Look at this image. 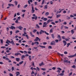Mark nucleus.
Wrapping results in <instances>:
<instances>
[{
  "mask_svg": "<svg viewBox=\"0 0 76 76\" xmlns=\"http://www.w3.org/2000/svg\"><path fill=\"white\" fill-rule=\"evenodd\" d=\"M70 45V43H69L67 44V47H69V45Z\"/></svg>",
  "mask_w": 76,
  "mask_h": 76,
  "instance_id": "55",
  "label": "nucleus"
},
{
  "mask_svg": "<svg viewBox=\"0 0 76 76\" xmlns=\"http://www.w3.org/2000/svg\"><path fill=\"white\" fill-rule=\"evenodd\" d=\"M19 52H20V53H24V51H21V50H19Z\"/></svg>",
  "mask_w": 76,
  "mask_h": 76,
  "instance_id": "52",
  "label": "nucleus"
},
{
  "mask_svg": "<svg viewBox=\"0 0 76 76\" xmlns=\"http://www.w3.org/2000/svg\"><path fill=\"white\" fill-rule=\"evenodd\" d=\"M28 54H31V52L28 51Z\"/></svg>",
  "mask_w": 76,
  "mask_h": 76,
  "instance_id": "63",
  "label": "nucleus"
},
{
  "mask_svg": "<svg viewBox=\"0 0 76 76\" xmlns=\"http://www.w3.org/2000/svg\"><path fill=\"white\" fill-rule=\"evenodd\" d=\"M24 54H28V52L26 51H24Z\"/></svg>",
  "mask_w": 76,
  "mask_h": 76,
  "instance_id": "50",
  "label": "nucleus"
},
{
  "mask_svg": "<svg viewBox=\"0 0 76 76\" xmlns=\"http://www.w3.org/2000/svg\"><path fill=\"white\" fill-rule=\"evenodd\" d=\"M14 3L15 4V5L16 6H17L18 5V2L17 1H14Z\"/></svg>",
  "mask_w": 76,
  "mask_h": 76,
  "instance_id": "20",
  "label": "nucleus"
},
{
  "mask_svg": "<svg viewBox=\"0 0 76 76\" xmlns=\"http://www.w3.org/2000/svg\"><path fill=\"white\" fill-rule=\"evenodd\" d=\"M57 69H58V70H60V71H61V69L60 67L58 68Z\"/></svg>",
  "mask_w": 76,
  "mask_h": 76,
  "instance_id": "44",
  "label": "nucleus"
},
{
  "mask_svg": "<svg viewBox=\"0 0 76 76\" xmlns=\"http://www.w3.org/2000/svg\"><path fill=\"white\" fill-rule=\"evenodd\" d=\"M28 57L29 58V60L30 61H31V56H29Z\"/></svg>",
  "mask_w": 76,
  "mask_h": 76,
  "instance_id": "32",
  "label": "nucleus"
},
{
  "mask_svg": "<svg viewBox=\"0 0 76 76\" xmlns=\"http://www.w3.org/2000/svg\"><path fill=\"white\" fill-rule=\"evenodd\" d=\"M64 54H67V52L66 51H65L64 52Z\"/></svg>",
  "mask_w": 76,
  "mask_h": 76,
  "instance_id": "62",
  "label": "nucleus"
},
{
  "mask_svg": "<svg viewBox=\"0 0 76 76\" xmlns=\"http://www.w3.org/2000/svg\"><path fill=\"white\" fill-rule=\"evenodd\" d=\"M39 47L41 48H45V46H41V45H39Z\"/></svg>",
  "mask_w": 76,
  "mask_h": 76,
  "instance_id": "31",
  "label": "nucleus"
},
{
  "mask_svg": "<svg viewBox=\"0 0 76 76\" xmlns=\"http://www.w3.org/2000/svg\"><path fill=\"white\" fill-rule=\"evenodd\" d=\"M59 75H60V76H63V75H64V73H61Z\"/></svg>",
  "mask_w": 76,
  "mask_h": 76,
  "instance_id": "45",
  "label": "nucleus"
},
{
  "mask_svg": "<svg viewBox=\"0 0 76 76\" xmlns=\"http://www.w3.org/2000/svg\"><path fill=\"white\" fill-rule=\"evenodd\" d=\"M58 55H59V56H61V57H63L64 56V55L63 54H61L60 53H58Z\"/></svg>",
  "mask_w": 76,
  "mask_h": 76,
  "instance_id": "13",
  "label": "nucleus"
},
{
  "mask_svg": "<svg viewBox=\"0 0 76 76\" xmlns=\"http://www.w3.org/2000/svg\"><path fill=\"white\" fill-rule=\"evenodd\" d=\"M71 32L72 34H74V32H75V31H74V29L72 30L71 31Z\"/></svg>",
  "mask_w": 76,
  "mask_h": 76,
  "instance_id": "21",
  "label": "nucleus"
},
{
  "mask_svg": "<svg viewBox=\"0 0 76 76\" xmlns=\"http://www.w3.org/2000/svg\"><path fill=\"white\" fill-rule=\"evenodd\" d=\"M25 36L26 37L27 39H29V37H28V35H26Z\"/></svg>",
  "mask_w": 76,
  "mask_h": 76,
  "instance_id": "56",
  "label": "nucleus"
},
{
  "mask_svg": "<svg viewBox=\"0 0 76 76\" xmlns=\"http://www.w3.org/2000/svg\"><path fill=\"white\" fill-rule=\"evenodd\" d=\"M38 40H39V41H40L41 39H39V38L38 37H37L35 38V39H34V41L37 42L38 41Z\"/></svg>",
  "mask_w": 76,
  "mask_h": 76,
  "instance_id": "3",
  "label": "nucleus"
},
{
  "mask_svg": "<svg viewBox=\"0 0 76 76\" xmlns=\"http://www.w3.org/2000/svg\"><path fill=\"white\" fill-rule=\"evenodd\" d=\"M57 38H58V39H59V41H61V38L60 37V35H58V36Z\"/></svg>",
  "mask_w": 76,
  "mask_h": 76,
  "instance_id": "10",
  "label": "nucleus"
},
{
  "mask_svg": "<svg viewBox=\"0 0 76 76\" xmlns=\"http://www.w3.org/2000/svg\"><path fill=\"white\" fill-rule=\"evenodd\" d=\"M62 39H66L65 36H64L62 37Z\"/></svg>",
  "mask_w": 76,
  "mask_h": 76,
  "instance_id": "36",
  "label": "nucleus"
},
{
  "mask_svg": "<svg viewBox=\"0 0 76 76\" xmlns=\"http://www.w3.org/2000/svg\"><path fill=\"white\" fill-rule=\"evenodd\" d=\"M55 42H56V43H57V42H58V39H56L55 40Z\"/></svg>",
  "mask_w": 76,
  "mask_h": 76,
  "instance_id": "53",
  "label": "nucleus"
},
{
  "mask_svg": "<svg viewBox=\"0 0 76 76\" xmlns=\"http://www.w3.org/2000/svg\"><path fill=\"white\" fill-rule=\"evenodd\" d=\"M76 53L75 54V55H70L68 56V57L69 58H72L74 57H76Z\"/></svg>",
  "mask_w": 76,
  "mask_h": 76,
  "instance_id": "4",
  "label": "nucleus"
},
{
  "mask_svg": "<svg viewBox=\"0 0 76 76\" xmlns=\"http://www.w3.org/2000/svg\"><path fill=\"white\" fill-rule=\"evenodd\" d=\"M53 29H50V33H52L53 32Z\"/></svg>",
  "mask_w": 76,
  "mask_h": 76,
  "instance_id": "47",
  "label": "nucleus"
},
{
  "mask_svg": "<svg viewBox=\"0 0 76 76\" xmlns=\"http://www.w3.org/2000/svg\"><path fill=\"white\" fill-rule=\"evenodd\" d=\"M57 72L58 73V74H59L60 73V72L59 70H58V71H57Z\"/></svg>",
  "mask_w": 76,
  "mask_h": 76,
  "instance_id": "54",
  "label": "nucleus"
},
{
  "mask_svg": "<svg viewBox=\"0 0 76 76\" xmlns=\"http://www.w3.org/2000/svg\"><path fill=\"white\" fill-rule=\"evenodd\" d=\"M45 1V0H43L42 3V5H43L44 4V1Z\"/></svg>",
  "mask_w": 76,
  "mask_h": 76,
  "instance_id": "37",
  "label": "nucleus"
},
{
  "mask_svg": "<svg viewBox=\"0 0 76 76\" xmlns=\"http://www.w3.org/2000/svg\"><path fill=\"white\" fill-rule=\"evenodd\" d=\"M63 42L64 44V45L65 46L66 45V44H67V43H66V42L65 41V40L63 41Z\"/></svg>",
  "mask_w": 76,
  "mask_h": 76,
  "instance_id": "16",
  "label": "nucleus"
},
{
  "mask_svg": "<svg viewBox=\"0 0 76 76\" xmlns=\"http://www.w3.org/2000/svg\"><path fill=\"white\" fill-rule=\"evenodd\" d=\"M11 29H15V26H11V27H10Z\"/></svg>",
  "mask_w": 76,
  "mask_h": 76,
  "instance_id": "9",
  "label": "nucleus"
},
{
  "mask_svg": "<svg viewBox=\"0 0 76 76\" xmlns=\"http://www.w3.org/2000/svg\"><path fill=\"white\" fill-rule=\"evenodd\" d=\"M51 24H52V25H56V24L55 23L52 22H51Z\"/></svg>",
  "mask_w": 76,
  "mask_h": 76,
  "instance_id": "51",
  "label": "nucleus"
},
{
  "mask_svg": "<svg viewBox=\"0 0 76 76\" xmlns=\"http://www.w3.org/2000/svg\"><path fill=\"white\" fill-rule=\"evenodd\" d=\"M51 37L53 39H54V34H51Z\"/></svg>",
  "mask_w": 76,
  "mask_h": 76,
  "instance_id": "24",
  "label": "nucleus"
},
{
  "mask_svg": "<svg viewBox=\"0 0 76 76\" xmlns=\"http://www.w3.org/2000/svg\"><path fill=\"white\" fill-rule=\"evenodd\" d=\"M22 12H25L26 11V10H22Z\"/></svg>",
  "mask_w": 76,
  "mask_h": 76,
  "instance_id": "60",
  "label": "nucleus"
},
{
  "mask_svg": "<svg viewBox=\"0 0 76 76\" xmlns=\"http://www.w3.org/2000/svg\"><path fill=\"white\" fill-rule=\"evenodd\" d=\"M44 32L47 35H49V34H48V33H47V32H46V31H44L42 30H40V31H39V34L40 35H41V34H42V33H44Z\"/></svg>",
  "mask_w": 76,
  "mask_h": 76,
  "instance_id": "1",
  "label": "nucleus"
},
{
  "mask_svg": "<svg viewBox=\"0 0 76 76\" xmlns=\"http://www.w3.org/2000/svg\"><path fill=\"white\" fill-rule=\"evenodd\" d=\"M27 6H28V4H26L25 5H24V9H25L26 8Z\"/></svg>",
  "mask_w": 76,
  "mask_h": 76,
  "instance_id": "30",
  "label": "nucleus"
},
{
  "mask_svg": "<svg viewBox=\"0 0 76 76\" xmlns=\"http://www.w3.org/2000/svg\"><path fill=\"white\" fill-rule=\"evenodd\" d=\"M51 45H56V42L55 41H52L50 42Z\"/></svg>",
  "mask_w": 76,
  "mask_h": 76,
  "instance_id": "5",
  "label": "nucleus"
},
{
  "mask_svg": "<svg viewBox=\"0 0 76 76\" xmlns=\"http://www.w3.org/2000/svg\"><path fill=\"white\" fill-rule=\"evenodd\" d=\"M17 28H18L19 29H20L21 30H22V29L23 28V27H22L21 26H20L19 27H17Z\"/></svg>",
  "mask_w": 76,
  "mask_h": 76,
  "instance_id": "11",
  "label": "nucleus"
},
{
  "mask_svg": "<svg viewBox=\"0 0 76 76\" xmlns=\"http://www.w3.org/2000/svg\"><path fill=\"white\" fill-rule=\"evenodd\" d=\"M48 6V5H46L45 6V9H47V7Z\"/></svg>",
  "mask_w": 76,
  "mask_h": 76,
  "instance_id": "40",
  "label": "nucleus"
},
{
  "mask_svg": "<svg viewBox=\"0 0 76 76\" xmlns=\"http://www.w3.org/2000/svg\"><path fill=\"white\" fill-rule=\"evenodd\" d=\"M64 28L65 29H67L69 28H68V27H66V26H64Z\"/></svg>",
  "mask_w": 76,
  "mask_h": 76,
  "instance_id": "61",
  "label": "nucleus"
},
{
  "mask_svg": "<svg viewBox=\"0 0 76 76\" xmlns=\"http://www.w3.org/2000/svg\"><path fill=\"white\" fill-rule=\"evenodd\" d=\"M51 22V20L50 19H49L48 21H47V22L48 23H50Z\"/></svg>",
  "mask_w": 76,
  "mask_h": 76,
  "instance_id": "39",
  "label": "nucleus"
},
{
  "mask_svg": "<svg viewBox=\"0 0 76 76\" xmlns=\"http://www.w3.org/2000/svg\"><path fill=\"white\" fill-rule=\"evenodd\" d=\"M3 39H1V44H3Z\"/></svg>",
  "mask_w": 76,
  "mask_h": 76,
  "instance_id": "64",
  "label": "nucleus"
},
{
  "mask_svg": "<svg viewBox=\"0 0 76 76\" xmlns=\"http://www.w3.org/2000/svg\"><path fill=\"white\" fill-rule=\"evenodd\" d=\"M37 30L36 29H34L33 30V32L34 33H35V32H37Z\"/></svg>",
  "mask_w": 76,
  "mask_h": 76,
  "instance_id": "35",
  "label": "nucleus"
},
{
  "mask_svg": "<svg viewBox=\"0 0 76 76\" xmlns=\"http://www.w3.org/2000/svg\"><path fill=\"white\" fill-rule=\"evenodd\" d=\"M37 71H39V68L38 67H37Z\"/></svg>",
  "mask_w": 76,
  "mask_h": 76,
  "instance_id": "57",
  "label": "nucleus"
},
{
  "mask_svg": "<svg viewBox=\"0 0 76 76\" xmlns=\"http://www.w3.org/2000/svg\"><path fill=\"white\" fill-rule=\"evenodd\" d=\"M26 28H24L23 30V31L24 32H25V31H26Z\"/></svg>",
  "mask_w": 76,
  "mask_h": 76,
  "instance_id": "58",
  "label": "nucleus"
},
{
  "mask_svg": "<svg viewBox=\"0 0 76 76\" xmlns=\"http://www.w3.org/2000/svg\"><path fill=\"white\" fill-rule=\"evenodd\" d=\"M41 70H43V71H45V70H46V69L45 68H42Z\"/></svg>",
  "mask_w": 76,
  "mask_h": 76,
  "instance_id": "38",
  "label": "nucleus"
},
{
  "mask_svg": "<svg viewBox=\"0 0 76 76\" xmlns=\"http://www.w3.org/2000/svg\"><path fill=\"white\" fill-rule=\"evenodd\" d=\"M23 63V61H22L20 62L19 63V64H20V65L21 64H22V63Z\"/></svg>",
  "mask_w": 76,
  "mask_h": 76,
  "instance_id": "33",
  "label": "nucleus"
},
{
  "mask_svg": "<svg viewBox=\"0 0 76 76\" xmlns=\"http://www.w3.org/2000/svg\"><path fill=\"white\" fill-rule=\"evenodd\" d=\"M48 19L47 18H44L43 19V20H44V21H46V20H47Z\"/></svg>",
  "mask_w": 76,
  "mask_h": 76,
  "instance_id": "27",
  "label": "nucleus"
},
{
  "mask_svg": "<svg viewBox=\"0 0 76 76\" xmlns=\"http://www.w3.org/2000/svg\"><path fill=\"white\" fill-rule=\"evenodd\" d=\"M48 15H49V13L47 12L45 13V16H47Z\"/></svg>",
  "mask_w": 76,
  "mask_h": 76,
  "instance_id": "23",
  "label": "nucleus"
},
{
  "mask_svg": "<svg viewBox=\"0 0 76 76\" xmlns=\"http://www.w3.org/2000/svg\"><path fill=\"white\" fill-rule=\"evenodd\" d=\"M11 44H12V45H15V42H13V41H12L11 42Z\"/></svg>",
  "mask_w": 76,
  "mask_h": 76,
  "instance_id": "25",
  "label": "nucleus"
},
{
  "mask_svg": "<svg viewBox=\"0 0 76 76\" xmlns=\"http://www.w3.org/2000/svg\"><path fill=\"white\" fill-rule=\"evenodd\" d=\"M72 68H74V69H76V66L74 65L72 66Z\"/></svg>",
  "mask_w": 76,
  "mask_h": 76,
  "instance_id": "34",
  "label": "nucleus"
},
{
  "mask_svg": "<svg viewBox=\"0 0 76 76\" xmlns=\"http://www.w3.org/2000/svg\"><path fill=\"white\" fill-rule=\"evenodd\" d=\"M48 49H52V46H49L48 47Z\"/></svg>",
  "mask_w": 76,
  "mask_h": 76,
  "instance_id": "28",
  "label": "nucleus"
},
{
  "mask_svg": "<svg viewBox=\"0 0 76 76\" xmlns=\"http://www.w3.org/2000/svg\"><path fill=\"white\" fill-rule=\"evenodd\" d=\"M15 22L16 23H20V22H19L18 21V19H17L16 20V21H15Z\"/></svg>",
  "mask_w": 76,
  "mask_h": 76,
  "instance_id": "22",
  "label": "nucleus"
},
{
  "mask_svg": "<svg viewBox=\"0 0 76 76\" xmlns=\"http://www.w3.org/2000/svg\"><path fill=\"white\" fill-rule=\"evenodd\" d=\"M8 6L10 7V6H12V7H14V5H13V4H8Z\"/></svg>",
  "mask_w": 76,
  "mask_h": 76,
  "instance_id": "15",
  "label": "nucleus"
},
{
  "mask_svg": "<svg viewBox=\"0 0 76 76\" xmlns=\"http://www.w3.org/2000/svg\"><path fill=\"white\" fill-rule=\"evenodd\" d=\"M68 61V60H64V63H67Z\"/></svg>",
  "mask_w": 76,
  "mask_h": 76,
  "instance_id": "49",
  "label": "nucleus"
},
{
  "mask_svg": "<svg viewBox=\"0 0 76 76\" xmlns=\"http://www.w3.org/2000/svg\"><path fill=\"white\" fill-rule=\"evenodd\" d=\"M34 44H36V45H38L39 44V42H34Z\"/></svg>",
  "mask_w": 76,
  "mask_h": 76,
  "instance_id": "26",
  "label": "nucleus"
},
{
  "mask_svg": "<svg viewBox=\"0 0 76 76\" xmlns=\"http://www.w3.org/2000/svg\"><path fill=\"white\" fill-rule=\"evenodd\" d=\"M44 64H43V62H42L41 63L39 64V65L40 66H43V65H44Z\"/></svg>",
  "mask_w": 76,
  "mask_h": 76,
  "instance_id": "18",
  "label": "nucleus"
},
{
  "mask_svg": "<svg viewBox=\"0 0 76 76\" xmlns=\"http://www.w3.org/2000/svg\"><path fill=\"white\" fill-rule=\"evenodd\" d=\"M6 48V47L5 46H1V48Z\"/></svg>",
  "mask_w": 76,
  "mask_h": 76,
  "instance_id": "59",
  "label": "nucleus"
},
{
  "mask_svg": "<svg viewBox=\"0 0 76 76\" xmlns=\"http://www.w3.org/2000/svg\"><path fill=\"white\" fill-rule=\"evenodd\" d=\"M48 19H52V18H53V17L51 16V17H50V16H48Z\"/></svg>",
  "mask_w": 76,
  "mask_h": 76,
  "instance_id": "48",
  "label": "nucleus"
},
{
  "mask_svg": "<svg viewBox=\"0 0 76 76\" xmlns=\"http://www.w3.org/2000/svg\"><path fill=\"white\" fill-rule=\"evenodd\" d=\"M15 56H17L19 55V56H21V54H20V53H15Z\"/></svg>",
  "mask_w": 76,
  "mask_h": 76,
  "instance_id": "7",
  "label": "nucleus"
},
{
  "mask_svg": "<svg viewBox=\"0 0 76 76\" xmlns=\"http://www.w3.org/2000/svg\"><path fill=\"white\" fill-rule=\"evenodd\" d=\"M25 58V56L24 55H22L21 56V60H23L24 59L23 58Z\"/></svg>",
  "mask_w": 76,
  "mask_h": 76,
  "instance_id": "12",
  "label": "nucleus"
},
{
  "mask_svg": "<svg viewBox=\"0 0 76 76\" xmlns=\"http://www.w3.org/2000/svg\"><path fill=\"white\" fill-rule=\"evenodd\" d=\"M60 16H61V15H57L56 17L57 18H59V17H60Z\"/></svg>",
  "mask_w": 76,
  "mask_h": 76,
  "instance_id": "42",
  "label": "nucleus"
},
{
  "mask_svg": "<svg viewBox=\"0 0 76 76\" xmlns=\"http://www.w3.org/2000/svg\"><path fill=\"white\" fill-rule=\"evenodd\" d=\"M11 70H12V72H13V71L14 70V67L13 66H12V67Z\"/></svg>",
  "mask_w": 76,
  "mask_h": 76,
  "instance_id": "46",
  "label": "nucleus"
},
{
  "mask_svg": "<svg viewBox=\"0 0 76 76\" xmlns=\"http://www.w3.org/2000/svg\"><path fill=\"white\" fill-rule=\"evenodd\" d=\"M66 18L67 20H70V17H69V16H67Z\"/></svg>",
  "mask_w": 76,
  "mask_h": 76,
  "instance_id": "14",
  "label": "nucleus"
},
{
  "mask_svg": "<svg viewBox=\"0 0 76 76\" xmlns=\"http://www.w3.org/2000/svg\"><path fill=\"white\" fill-rule=\"evenodd\" d=\"M6 44H9V43H10L11 44V42L9 39H7V41L6 42Z\"/></svg>",
  "mask_w": 76,
  "mask_h": 76,
  "instance_id": "8",
  "label": "nucleus"
},
{
  "mask_svg": "<svg viewBox=\"0 0 76 76\" xmlns=\"http://www.w3.org/2000/svg\"><path fill=\"white\" fill-rule=\"evenodd\" d=\"M16 60L18 62L20 60V58H16Z\"/></svg>",
  "mask_w": 76,
  "mask_h": 76,
  "instance_id": "19",
  "label": "nucleus"
},
{
  "mask_svg": "<svg viewBox=\"0 0 76 76\" xmlns=\"http://www.w3.org/2000/svg\"><path fill=\"white\" fill-rule=\"evenodd\" d=\"M16 73V76H19L20 75V72H17Z\"/></svg>",
  "mask_w": 76,
  "mask_h": 76,
  "instance_id": "17",
  "label": "nucleus"
},
{
  "mask_svg": "<svg viewBox=\"0 0 76 76\" xmlns=\"http://www.w3.org/2000/svg\"><path fill=\"white\" fill-rule=\"evenodd\" d=\"M61 12V10H60L59 12H56L57 14H58V13H60Z\"/></svg>",
  "mask_w": 76,
  "mask_h": 76,
  "instance_id": "43",
  "label": "nucleus"
},
{
  "mask_svg": "<svg viewBox=\"0 0 76 76\" xmlns=\"http://www.w3.org/2000/svg\"><path fill=\"white\" fill-rule=\"evenodd\" d=\"M32 42V41L30 40L28 42V43L29 44H31V42Z\"/></svg>",
  "mask_w": 76,
  "mask_h": 76,
  "instance_id": "41",
  "label": "nucleus"
},
{
  "mask_svg": "<svg viewBox=\"0 0 76 76\" xmlns=\"http://www.w3.org/2000/svg\"><path fill=\"white\" fill-rule=\"evenodd\" d=\"M32 10H31V12L33 13H34V12H35V10H34V7H32Z\"/></svg>",
  "mask_w": 76,
  "mask_h": 76,
  "instance_id": "6",
  "label": "nucleus"
},
{
  "mask_svg": "<svg viewBox=\"0 0 76 76\" xmlns=\"http://www.w3.org/2000/svg\"><path fill=\"white\" fill-rule=\"evenodd\" d=\"M36 27L37 29H39V25H38V24H36Z\"/></svg>",
  "mask_w": 76,
  "mask_h": 76,
  "instance_id": "29",
  "label": "nucleus"
},
{
  "mask_svg": "<svg viewBox=\"0 0 76 76\" xmlns=\"http://www.w3.org/2000/svg\"><path fill=\"white\" fill-rule=\"evenodd\" d=\"M33 16L34 17H32L31 18L32 19H35V20H37V18H38V17H37V16H36L35 14H34L33 15Z\"/></svg>",
  "mask_w": 76,
  "mask_h": 76,
  "instance_id": "2",
  "label": "nucleus"
}]
</instances>
